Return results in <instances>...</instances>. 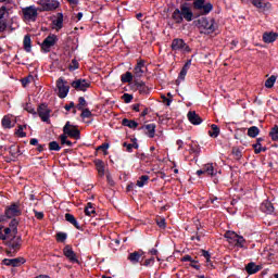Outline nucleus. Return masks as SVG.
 Segmentation results:
<instances>
[{
    "instance_id": "8fccbe9b",
    "label": "nucleus",
    "mask_w": 278,
    "mask_h": 278,
    "mask_svg": "<svg viewBox=\"0 0 278 278\" xmlns=\"http://www.w3.org/2000/svg\"><path fill=\"white\" fill-rule=\"evenodd\" d=\"M252 148L254 150V154H261L262 152L267 151V147H262V144L261 146L252 144Z\"/></svg>"
},
{
    "instance_id": "13d9d810",
    "label": "nucleus",
    "mask_w": 278,
    "mask_h": 278,
    "mask_svg": "<svg viewBox=\"0 0 278 278\" xmlns=\"http://www.w3.org/2000/svg\"><path fill=\"white\" fill-rule=\"evenodd\" d=\"M232 155H235V159L240 160L242 157V152L239 148H232Z\"/></svg>"
},
{
    "instance_id": "bb28decb",
    "label": "nucleus",
    "mask_w": 278,
    "mask_h": 278,
    "mask_svg": "<svg viewBox=\"0 0 278 278\" xmlns=\"http://www.w3.org/2000/svg\"><path fill=\"white\" fill-rule=\"evenodd\" d=\"M64 218H65L66 222H68L71 225H73L76 229H78V230L83 229L74 215H72L70 213H66L64 215Z\"/></svg>"
},
{
    "instance_id": "7c9ffc66",
    "label": "nucleus",
    "mask_w": 278,
    "mask_h": 278,
    "mask_svg": "<svg viewBox=\"0 0 278 278\" xmlns=\"http://www.w3.org/2000/svg\"><path fill=\"white\" fill-rule=\"evenodd\" d=\"M85 215L90 216V217L97 215L96 206L93 203H91V202L87 203V205L85 207Z\"/></svg>"
},
{
    "instance_id": "69168bd1",
    "label": "nucleus",
    "mask_w": 278,
    "mask_h": 278,
    "mask_svg": "<svg viewBox=\"0 0 278 278\" xmlns=\"http://www.w3.org/2000/svg\"><path fill=\"white\" fill-rule=\"evenodd\" d=\"M162 101L164 104H166V106H170V103L173 102V99L167 98L165 96H162Z\"/></svg>"
},
{
    "instance_id": "ea45409f",
    "label": "nucleus",
    "mask_w": 278,
    "mask_h": 278,
    "mask_svg": "<svg viewBox=\"0 0 278 278\" xmlns=\"http://www.w3.org/2000/svg\"><path fill=\"white\" fill-rule=\"evenodd\" d=\"M48 148H49V151H55V152H59L61 151L62 147L60 146V143L55 140L53 141H50L48 143Z\"/></svg>"
},
{
    "instance_id": "b1692460",
    "label": "nucleus",
    "mask_w": 278,
    "mask_h": 278,
    "mask_svg": "<svg viewBox=\"0 0 278 278\" xmlns=\"http://www.w3.org/2000/svg\"><path fill=\"white\" fill-rule=\"evenodd\" d=\"M251 3L263 11L269 10L271 8V4L269 2H266L265 0H251Z\"/></svg>"
},
{
    "instance_id": "f8f14e48",
    "label": "nucleus",
    "mask_w": 278,
    "mask_h": 278,
    "mask_svg": "<svg viewBox=\"0 0 278 278\" xmlns=\"http://www.w3.org/2000/svg\"><path fill=\"white\" fill-rule=\"evenodd\" d=\"M198 24H199L202 28L206 29L208 34H213V33L216 30V28H217L216 22H215L214 18H212L211 21H208L207 17H202V18H200V20L198 21Z\"/></svg>"
},
{
    "instance_id": "de8ad7c7",
    "label": "nucleus",
    "mask_w": 278,
    "mask_h": 278,
    "mask_svg": "<svg viewBox=\"0 0 278 278\" xmlns=\"http://www.w3.org/2000/svg\"><path fill=\"white\" fill-rule=\"evenodd\" d=\"M79 112H81L80 113L81 118H91L93 116L92 112L88 108L79 110Z\"/></svg>"
},
{
    "instance_id": "a19ab883",
    "label": "nucleus",
    "mask_w": 278,
    "mask_h": 278,
    "mask_svg": "<svg viewBox=\"0 0 278 278\" xmlns=\"http://www.w3.org/2000/svg\"><path fill=\"white\" fill-rule=\"evenodd\" d=\"M2 126L4 129H11L13 127L11 116L5 115L2 119Z\"/></svg>"
},
{
    "instance_id": "49530a36",
    "label": "nucleus",
    "mask_w": 278,
    "mask_h": 278,
    "mask_svg": "<svg viewBox=\"0 0 278 278\" xmlns=\"http://www.w3.org/2000/svg\"><path fill=\"white\" fill-rule=\"evenodd\" d=\"M60 141L62 146L73 147V142L71 140H67V135L64 132L60 135Z\"/></svg>"
},
{
    "instance_id": "473e14b6",
    "label": "nucleus",
    "mask_w": 278,
    "mask_h": 278,
    "mask_svg": "<svg viewBox=\"0 0 278 278\" xmlns=\"http://www.w3.org/2000/svg\"><path fill=\"white\" fill-rule=\"evenodd\" d=\"M63 22H64V15L63 13H58L56 14V20L52 21L53 25L55 28L59 30L63 28Z\"/></svg>"
},
{
    "instance_id": "6e6d98bb",
    "label": "nucleus",
    "mask_w": 278,
    "mask_h": 278,
    "mask_svg": "<svg viewBox=\"0 0 278 278\" xmlns=\"http://www.w3.org/2000/svg\"><path fill=\"white\" fill-rule=\"evenodd\" d=\"M109 149H110L109 142H104L97 148L98 151H102V152H104V154H106Z\"/></svg>"
},
{
    "instance_id": "09e8293b",
    "label": "nucleus",
    "mask_w": 278,
    "mask_h": 278,
    "mask_svg": "<svg viewBox=\"0 0 278 278\" xmlns=\"http://www.w3.org/2000/svg\"><path fill=\"white\" fill-rule=\"evenodd\" d=\"M245 242L247 240L242 236L237 235V238L235 239V245L239 248H244Z\"/></svg>"
},
{
    "instance_id": "f03ea898",
    "label": "nucleus",
    "mask_w": 278,
    "mask_h": 278,
    "mask_svg": "<svg viewBox=\"0 0 278 278\" xmlns=\"http://www.w3.org/2000/svg\"><path fill=\"white\" fill-rule=\"evenodd\" d=\"M18 228L14 227L11 228V239L5 242V245L9 247V249L13 250V252H17L23 243V239L21 236H17Z\"/></svg>"
},
{
    "instance_id": "cd10ccee",
    "label": "nucleus",
    "mask_w": 278,
    "mask_h": 278,
    "mask_svg": "<svg viewBox=\"0 0 278 278\" xmlns=\"http://www.w3.org/2000/svg\"><path fill=\"white\" fill-rule=\"evenodd\" d=\"M191 64H192V60H188V61L186 62V64L184 65V67L181 68V71H180V73H179L178 80H181V81L185 80V78H186V76H187V73H188V71H189V68H190V66H191Z\"/></svg>"
},
{
    "instance_id": "052dcab7",
    "label": "nucleus",
    "mask_w": 278,
    "mask_h": 278,
    "mask_svg": "<svg viewBox=\"0 0 278 278\" xmlns=\"http://www.w3.org/2000/svg\"><path fill=\"white\" fill-rule=\"evenodd\" d=\"M264 206H265V208H266V211H267L268 213H274V212H275V207H274L273 203H270V202H265V203H264Z\"/></svg>"
},
{
    "instance_id": "864d4df0",
    "label": "nucleus",
    "mask_w": 278,
    "mask_h": 278,
    "mask_svg": "<svg viewBox=\"0 0 278 278\" xmlns=\"http://www.w3.org/2000/svg\"><path fill=\"white\" fill-rule=\"evenodd\" d=\"M25 128H26V125L18 126L16 134H17V136H20V138H26L27 132L23 131Z\"/></svg>"
},
{
    "instance_id": "20e7f679",
    "label": "nucleus",
    "mask_w": 278,
    "mask_h": 278,
    "mask_svg": "<svg viewBox=\"0 0 278 278\" xmlns=\"http://www.w3.org/2000/svg\"><path fill=\"white\" fill-rule=\"evenodd\" d=\"M56 89H58V97L60 99L67 98L71 87L68 85V81L65 80L63 77L58 78L55 83Z\"/></svg>"
},
{
    "instance_id": "6e6552de",
    "label": "nucleus",
    "mask_w": 278,
    "mask_h": 278,
    "mask_svg": "<svg viewBox=\"0 0 278 278\" xmlns=\"http://www.w3.org/2000/svg\"><path fill=\"white\" fill-rule=\"evenodd\" d=\"M193 8L199 11L201 15H207L214 9L213 4L210 2L205 3V0H195Z\"/></svg>"
},
{
    "instance_id": "338daca9",
    "label": "nucleus",
    "mask_w": 278,
    "mask_h": 278,
    "mask_svg": "<svg viewBox=\"0 0 278 278\" xmlns=\"http://www.w3.org/2000/svg\"><path fill=\"white\" fill-rule=\"evenodd\" d=\"M182 262H191V263H198V261L193 260L190 255H185L181 258Z\"/></svg>"
},
{
    "instance_id": "680f3d73",
    "label": "nucleus",
    "mask_w": 278,
    "mask_h": 278,
    "mask_svg": "<svg viewBox=\"0 0 278 278\" xmlns=\"http://www.w3.org/2000/svg\"><path fill=\"white\" fill-rule=\"evenodd\" d=\"M33 213H34L36 219H38V220H42L45 218V213L43 212H38L36 210H33Z\"/></svg>"
},
{
    "instance_id": "79ce46f5",
    "label": "nucleus",
    "mask_w": 278,
    "mask_h": 278,
    "mask_svg": "<svg viewBox=\"0 0 278 278\" xmlns=\"http://www.w3.org/2000/svg\"><path fill=\"white\" fill-rule=\"evenodd\" d=\"M189 147H190V153L191 154L192 153L195 154V155L200 154L201 148L197 142L192 141V143H190Z\"/></svg>"
},
{
    "instance_id": "aec40b11",
    "label": "nucleus",
    "mask_w": 278,
    "mask_h": 278,
    "mask_svg": "<svg viewBox=\"0 0 278 278\" xmlns=\"http://www.w3.org/2000/svg\"><path fill=\"white\" fill-rule=\"evenodd\" d=\"M263 269L262 265H256V263L254 262H250L248 263V265H245V273H248L249 275H256V273H260V270Z\"/></svg>"
},
{
    "instance_id": "ddd939ff",
    "label": "nucleus",
    "mask_w": 278,
    "mask_h": 278,
    "mask_svg": "<svg viewBox=\"0 0 278 278\" xmlns=\"http://www.w3.org/2000/svg\"><path fill=\"white\" fill-rule=\"evenodd\" d=\"M5 215L7 217L13 218L22 215V210L20 203H13L10 206L5 208Z\"/></svg>"
},
{
    "instance_id": "2f4dec72",
    "label": "nucleus",
    "mask_w": 278,
    "mask_h": 278,
    "mask_svg": "<svg viewBox=\"0 0 278 278\" xmlns=\"http://www.w3.org/2000/svg\"><path fill=\"white\" fill-rule=\"evenodd\" d=\"M122 125L124 127H128L130 129H136L138 128V122L134 121V119H129V118H124L122 119Z\"/></svg>"
},
{
    "instance_id": "e433bc0d",
    "label": "nucleus",
    "mask_w": 278,
    "mask_h": 278,
    "mask_svg": "<svg viewBox=\"0 0 278 278\" xmlns=\"http://www.w3.org/2000/svg\"><path fill=\"white\" fill-rule=\"evenodd\" d=\"M24 50H26V53L31 51V37L29 35L24 36Z\"/></svg>"
},
{
    "instance_id": "37998d69",
    "label": "nucleus",
    "mask_w": 278,
    "mask_h": 278,
    "mask_svg": "<svg viewBox=\"0 0 278 278\" xmlns=\"http://www.w3.org/2000/svg\"><path fill=\"white\" fill-rule=\"evenodd\" d=\"M225 238L228 240V242L233 243L236 242L238 235L235 231H226Z\"/></svg>"
},
{
    "instance_id": "a878e982",
    "label": "nucleus",
    "mask_w": 278,
    "mask_h": 278,
    "mask_svg": "<svg viewBox=\"0 0 278 278\" xmlns=\"http://www.w3.org/2000/svg\"><path fill=\"white\" fill-rule=\"evenodd\" d=\"M278 38V34L270 31V33H264L262 36V40L266 43H271L274 41H276Z\"/></svg>"
},
{
    "instance_id": "a18cd8bd",
    "label": "nucleus",
    "mask_w": 278,
    "mask_h": 278,
    "mask_svg": "<svg viewBox=\"0 0 278 278\" xmlns=\"http://www.w3.org/2000/svg\"><path fill=\"white\" fill-rule=\"evenodd\" d=\"M149 176L144 175V176H140V178L137 180V186L139 188H142L144 187L146 185H148V181H149Z\"/></svg>"
},
{
    "instance_id": "6ab92c4d",
    "label": "nucleus",
    "mask_w": 278,
    "mask_h": 278,
    "mask_svg": "<svg viewBox=\"0 0 278 278\" xmlns=\"http://www.w3.org/2000/svg\"><path fill=\"white\" fill-rule=\"evenodd\" d=\"M134 86L136 87V90L139 91V93L142 96H147L150 93V89L144 81H138L137 79H135Z\"/></svg>"
},
{
    "instance_id": "5701e85b",
    "label": "nucleus",
    "mask_w": 278,
    "mask_h": 278,
    "mask_svg": "<svg viewBox=\"0 0 278 278\" xmlns=\"http://www.w3.org/2000/svg\"><path fill=\"white\" fill-rule=\"evenodd\" d=\"M93 164L96 166L98 175L100 177H104L105 176V163H104V161H101V159H97L96 161H93Z\"/></svg>"
},
{
    "instance_id": "c9c22d12",
    "label": "nucleus",
    "mask_w": 278,
    "mask_h": 278,
    "mask_svg": "<svg viewBox=\"0 0 278 278\" xmlns=\"http://www.w3.org/2000/svg\"><path fill=\"white\" fill-rule=\"evenodd\" d=\"M276 81H277V76L271 75L269 78H267V79L265 80L264 86H265V88H267V89H273L274 86H275V84H276Z\"/></svg>"
},
{
    "instance_id": "dca6fc26",
    "label": "nucleus",
    "mask_w": 278,
    "mask_h": 278,
    "mask_svg": "<svg viewBox=\"0 0 278 278\" xmlns=\"http://www.w3.org/2000/svg\"><path fill=\"white\" fill-rule=\"evenodd\" d=\"M63 254L71 263H79L77 254L73 250L72 245L67 244L63 248Z\"/></svg>"
},
{
    "instance_id": "f3484780",
    "label": "nucleus",
    "mask_w": 278,
    "mask_h": 278,
    "mask_svg": "<svg viewBox=\"0 0 278 278\" xmlns=\"http://www.w3.org/2000/svg\"><path fill=\"white\" fill-rule=\"evenodd\" d=\"M146 71H147L146 62L144 60H140L134 68L135 78H141L143 76V73H146Z\"/></svg>"
},
{
    "instance_id": "f257e3e1",
    "label": "nucleus",
    "mask_w": 278,
    "mask_h": 278,
    "mask_svg": "<svg viewBox=\"0 0 278 278\" xmlns=\"http://www.w3.org/2000/svg\"><path fill=\"white\" fill-rule=\"evenodd\" d=\"M172 18L175 21L176 24H181L184 22V18L187 22H191L193 20V12L188 7V3H182L180 5V9H176L173 12Z\"/></svg>"
},
{
    "instance_id": "412c9836",
    "label": "nucleus",
    "mask_w": 278,
    "mask_h": 278,
    "mask_svg": "<svg viewBox=\"0 0 278 278\" xmlns=\"http://www.w3.org/2000/svg\"><path fill=\"white\" fill-rule=\"evenodd\" d=\"M188 119L194 126H199L203 123V119L195 113V111L188 112Z\"/></svg>"
},
{
    "instance_id": "c756f323",
    "label": "nucleus",
    "mask_w": 278,
    "mask_h": 278,
    "mask_svg": "<svg viewBox=\"0 0 278 278\" xmlns=\"http://www.w3.org/2000/svg\"><path fill=\"white\" fill-rule=\"evenodd\" d=\"M134 78H136V76L131 72H126L121 75L122 84H131Z\"/></svg>"
},
{
    "instance_id": "9d476101",
    "label": "nucleus",
    "mask_w": 278,
    "mask_h": 278,
    "mask_svg": "<svg viewBox=\"0 0 278 278\" xmlns=\"http://www.w3.org/2000/svg\"><path fill=\"white\" fill-rule=\"evenodd\" d=\"M71 87L76 91L87 92V90L91 87V81L87 79H75L71 83Z\"/></svg>"
},
{
    "instance_id": "4c0bfd02",
    "label": "nucleus",
    "mask_w": 278,
    "mask_h": 278,
    "mask_svg": "<svg viewBox=\"0 0 278 278\" xmlns=\"http://www.w3.org/2000/svg\"><path fill=\"white\" fill-rule=\"evenodd\" d=\"M260 135V128L257 126H251L248 128V137L256 138Z\"/></svg>"
},
{
    "instance_id": "393cba45",
    "label": "nucleus",
    "mask_w": 278,
    "mask_h": 278,
    "mask_svg": "<svg viewBox=\"0 0 278 278\" xmlns=\"http://www.w3.org/2000/svg\"><path fill=\"white\" fill-rule=\"evenodd\" d=\"M155 128H156V125L154 123H151V124H147V125L141 126L139 128V130L146 129L148 137L152 139L155 136Z\"/></svg>"
},
{
    "instance_id": "1a4fd4ad",
    "label": "nucleus",
    "mask_w": 278,
    "mask_h": 278,
    "mask_svg": "<svg viewBox=\"0 0 278 278\" xmlns=\"http://www.w3.org/2000/svg\"><path fill=\"white\" fill-rule=\"evenodd\" d=\"M38 12L39 10L35 5H30L22 9V15H24V20L30 21V22L37 21Z\"/></svg>"
},
{
    "instance_id": "7ed1b4c3",
    "label": "nucleus",
    "mask_w": 278,
    "mask_h": 278,
    "mask_svg": "<svg viewBox=\"0 0 278 278\" xmlns=\"http://www.w3.org/2000/svg\"><path fill=\"white\" fill-rule=\"evenodd\" d=\"M38 12H51L60 8L61 3L58 0H38Z\"/></svg>"
},
{
    "instance_id": "9b49d317",
    "label": "nucleus",
    "mask_w": 278,
    "mask_h": 278,
    "mask_svg": "<svg viewBox=\"0 0 278 278\" xmlns=\"http://www.w3.org/2000/svg\"><path fill=\"white\" fill-rule=\"evenodd\" d=\"M36 114L39 116L41 122L48 123L50 121L51 110L48 104L41 103L38 105Z\"/></svg>"
},
{
    "instance_id": "3c124183",
    "label": "nucleus",
    "mask_w": 278,
    "mask_h": 278,
    "mask_svg": "<svg viewBox=\"0 0 278 278\" xmlns=\"http://www.w3.org/2000/svg\"><path fill=\"white\" fill-rule=\"evenodd\" d=\"M122 100L126 103V104H129L131 103V101H134V94L131 93H124L122 96Z\"/></svg>"
},
{
    "instance_id": "f704fd0d",
    "label": "nucleus",
    "mask_w": 278,
    "mask_h": 278,
    "mask_svg": "<svg viewBox=\"0 0 278 278\" xmlns=\"http://www.w3.org/2000/svg\"><path fill=\"white\" fill-rule=\"evenodd\" d=\"M220 134V128L216 124H212L211 129L208 130V135L212 138H217Z\"/></svg>"
},
{
    "instance_id": "c03bdc74",
    "label": "nucleus",
    "mask_w": 278,
    "mask_h": 278,
    "mask_svg": "<svg viewBox=\"0 0 278 278\" xmlns=\"http://www.w3.org/2000/svg\"><path fill=\"white\" fill-rule=\"evenodd\" d=\"M269 137L273 141H278V125L271 127L269 131Z\"/></svg>"
},
{
    "instance_id": "423d86ee",
    "label": "nucleus",
    "mask_w": 278,
    "mask_h": 278,
    "mask_svg": "<svg viewBox=\"0 0 278 278\" xmlns=\"http://www.w3.org/2000/svg\"><path fill=\"white\" fill-rule=\"evenodd\" d=\"M58 41L59 38L56 35L50 34L49 36H47L40 45L42 53H50L51 48L54 47Z\"/></svg>"
},
{
    "instance_id": "0eeeda50",
    "label": "nucleus",
    "mask_w": 278,
    "mask_h": 278,
    "mask_svg": "<svg viewBox=\"0 0 278 278\" xmlns=\"http://www.w3.org/2000/svg\"><path fill=\"white\" fill-rule=\"evenodd\" d=\"M170 48L175 53H177V51L180 53H191L190 47L181 38H175L172 41Z\"/></svg>"
},
{
    "instance_id": "a211bd4d",
    "label": "nucleus",
    "mask_w": 278,
    "mask_h": 278,
    "mask_svg": "<svg viewBox=\"0 0 278 278\" xmlns=\"http://www.w3.org/2000/svg\"><path fill=\"white\" fill-rule=\"evenodd\" d=\"M26 260L24 257H17V258H4L2 261L3 265L7 266H13V267H20L21 265L25 264Z\"/></svg>"
},
{
    "instance_id": "c85d7f7f",
    "label": "nucleus",
    "mask_w": 278,
    "mask_h": 278,
    "mask_svg": "<svg viewBox=\"0 0 278 278\" xmlns=\"http://www.w3.org/2000/svg\"><path fill=\"white\" fill-rule=\"evenodd\" d=\"M191 64H192V60H188V61L186 62V64L184 65V67L181 68V71H180V73H179L178 80H181V81L185 80V78H186V76H187V73H188V71H189V68H190V66H191Z\"/></svg>"
},
{
    "instance_id": "5fc2aeb1",
    "label": "nucleus",
    "mask_w": 278,
    "mask_h": 278,
    "mask_svg": "<svg viewBox=\"0 0 278 278\" xmlns=\"http://www.w3.org/2000/svg\"><path fill=\"white\" fill-rule=\"evenodd\" d=\"M55 237H56V241L58 242H65L66 239H67V233H65V232H58Z\"/></svg>"
},
{
    "instance_id": "72a5a7b5",
    "label": "nucleus",
    "mask_w": 278,
    "mask_h": 278,
    "mask_svg": "<svg viewBox=\"0 0 278 278\" xmlns=\"http://www.w3.org/2000/svg\"><path fill=\"white\" fill-rule=\"evenodd\" d=\"M9 154L13 156V159H16L17 155H21V149L16 144H11V147L8 148Z\"/></svg>"
},
{
    "instance_id": "4d7b16f0",
    "label": "nucleus",
    "mask_w": 278,
    "mask_h": 278,
    "mask_svg": "<svg viewBox=\"0 0 278 278\" xmlns=\"http://www.w3.org/2000/svg\"><path fill=\"white\" fill-rule=\"evenodd\" d=\"M3 236L5 237V241H9L12 237V230L10 227H4Z\"/></svg>"
},
{
    "instance_id": "39448f33",
    "label": "nucleus",
    "mask_w": 278,
    "mask_h": 278,
    "mask_svg": "<svg viewBox=\"0 0 278 278\" xmlns=\"http://www.w3.org/2000/svg\"><path fill=\"white\" fill-rule=\"evenodd\" d=\"M63 134L75 140L81 139L80 130L76 126L72 125L70 121H67L63 126Z\"/></svg>"
},
{
    "instance_id": "e2e57ef3",
    "label": "nucleus",
    "mask_w": 278,
    "mask_h": 278,
    "mask_svg": "<svg viewBox=\"0 0 278 278\" xmlns=\"http://www.w3.org/2000/svg\"><path fill=\"white\" fill-rule=\"evenodd\" d=\"M123 147L126 148V152L132 153L134 152V147L131 143H128L127 141L123 142Z\"/></svg>"
},
{
    "instance_id": "0e129e2a",
    "label": "nucleus",
    "mask_w": 278,
    "mask_h": 278,
    "mask_svg": "<svg viewBox=\"0 0 278 278\" xmlns=\"http://www.w3.org/2000/svg\"><path fill=\"white\" fill-rule=\"evenodd\" d=\"M18 224H20V220L16 218H13V219H11V223H9V228L10 229L16 228V227H18Z\"/></svg>"
},
{
    "instance_id": "bf43d9fd",
    "label": "nucleus",
    "mask_w": 278,
    "mask_h": 278,
    "mask_svg": "<svg viewBox=\"0 0 278 278\" xmlns=\"http://www.w3.org/2000/svg\"><path fill=\"white\" fill-rule=\"evenodd\" d=\"M155 222H156V224H157V226H159L160 228H162V229H165V228H166V220H165V218L160 217V218H157Z\"/></svg>"
},
{
    "instance_id": "603ef678",
    "label": "nucleus",
    "mask_w": 278,
    "mask_h": 278,
    "mask_svg": "<svg viewBox=\"0 0 278 278\" xmlns=\"http://www.w3.org/2000/svg\"><path fill=\"white\" fill-rule=\"evenodd\" d=\"M24 111L30 113L31 115H37V111L35 108H33L31 103H26V105H24Z\"/></svg>"
},
{
    "instance_id": "4be33fe9",
    "label": "nucleus",
    "mask_w": 278,
    "mask_h": 278,
    "mask_svg": "<svg viewBox=\"0 0 278 278\" xmlns=\"http://www.w3.org/2000/svg\"><path fill=\"white\" fill-rule=\"evenodd\" d=\"M143 254H144V252L142 250L135 251L132 253H129L127 258H128V261H130V263L138 264L140 262V260H143V257H142Z\"/></svg>"
},
{
    "instance_id": "2eb2a0df",
    "label": "nucleus",
    "mask_w": 278,
    "mask_h": 278,
    "mask_svg": "<svg viewBox=\"0 0 278 278\" xmlns=\"http://www.w3.org/2000/svg\"><path fill=\"white\" fill-rule=\"evenodd\" d=\"M5 16H9V10L5 5L0 8V33H3L9 27Z\"/></svg>"
},
{
    "instance_id": "774afa93",
    "label": "nucleus",
    "mask_w": 278,
    "mask_h": 278,
    "mask_svg": "<svg viewBox=\"0 0 278 278\" xmlns=\"http://www.w3.org/2000/svg\"><path fill=\"white\" fill-rule=\"evenodd\" d=\"M154 260H155V258L152 256L151 258L146 260L144 263H143V265H144V266L153 265Z\"/></svg>"
},
{
    "instance_id": "4468645a",
    "label": "nucleus",
    "mask_w": 278,
    "mask_h": 278,
    "mask_svg": "<svg viewBox=\"0 0 278 278\" xmlns=\"http://www.w3.org/2000/svg\"><path fill=\"white\" fill-rule=\"evenodd\" d=\"M203 170L204 175L214 178V182L218 184V178H215L217 176L218 169H216L213 163H206V165H203Z\"/></svg>"
},
{
    "instance_id": "58836bf2",
    "label": "nucleus",
    "mask_w": 278,
    "mask_h": 278,
    "mask_svg": "<svg viewBox=\"0 0 278 278\" xmlns=\"http://www.w3.org/2000/svg\"><path fill=\"white\" fill-rule=\"evenodd\" d=\"M88 106V102L87 100L85 99V97H79L78 98V103L76 105V109L78 111H84L86 108Z\"/></svg>"
}]
</instances>
